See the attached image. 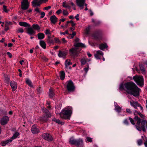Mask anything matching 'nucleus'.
<instances>
[{
	"label": "nucleus",
	"mask_w": 147,
	"mask_h": 147,
	"mask_svg": "<svg viewBox=\"0 0 147 147\" xmlns=\"http://www.w3.org/2000/svg\"><path fill=\"white\" fill-rule=\"evenodd\" d=\"M120 90H125L128 94H131L134 96L139 95L140 89L132 82H128L124 84H121L119 88Z\"/></svg>",
	"instance_id": "1"
},
{
	"label": "nucleus",
	"mask_w": 147,
	"mask_h": 147,
	"mask_svg": "<svg viewBox=\"0 0 147 147\" xmlns=\"http://www.w3.org/2000/svg\"><path fill=\"white\" fill-rule=\"evenodd\" d=\"M89 67V66L88 64H87L86 67L84 68V70L85 71L86 73H87L88 72V70Z\"/></svg>",
	"instance_id": "40"
},
{
	"label": "nucleus",
	"mask_w": 147,
	"mask_h": 147,
	"mask_svg": "<svg viewBox=\"0 0 147 147\" xmlns=\"http://www.w3.org/2000/svg\"><path fill=\"white\" fill-rule=\"evenodd\" d=\"M32 6L35 7L36 6H40L42 2L40 0H34L32 2Z\"/></svg>",
	"instance_id": "15"
},
{
	"label": "nucleus",
	"mask_w": 147,
	"mask_h": 147,
	"mask_svg": "<svg viewBox=\"0 0 147 147\" xmlns=\"http://www.w3.org/2000/svg\"><path fill=\"white\" fill-rule=\"evenodd\" d=\"M108 47V46L107 45L105 44H102L101 45H100L99 46V48L102 50H104L106 48H107Z\"/></svg>",
	"instance_id": "26"
},
{
	"label": "nucleus",
	"mask_w": 147,
	"mask_h": 147,
	"mask_svg": "<svg viewBox=\"0 0 147 147\" xmlns=\"http://www.w3.org/2000/svg\"><path fill=\"white\" fill-rule=\"evenodd\" d=\"M6 7H7L6 6H5V5H4L3 6V10L6 13L7 12V10L6 9Z\"/></svg>",
	"instance_id": "54"
},
{
	"label": "nucleus",
	"mask_w": 147,
	"mask_h": 147,
	"mask_svg": "<svg viewBox=\"0 0 147 147\" xmlns=\"http://www.w3.org/2000/svg\"><path fill=\"white\" fill-rule=\"evenodd\" d=\"M75 145L78 147H83V140L80 139L77 140Z\"/></svg>",
	"instance_id": "17"
},
{
	"label": "nucleus",
	"mask_w": 147,
	"mask_h": 147,
	"mask_svg": "<svg viewBox=\"0 0 147 147\" xmlns=\"http://www.w3.org/2000/svg\"><path fill=\"white\" fill-rule=\"evenodd\" d=\"M32 28L35 30H39L40 28L38 24H33L32 25Z\"/></svg>",
	"instance_id": "32"
},
{
	"label": "nucleus",
	"mask_w": 147,
	"mask_h": 147,
	"mask_svg": "<svg viewBox=\"0 0 147 147\" xmlns=\"http://www.w3.org/2000/svg\"><path fill=\"white\" fill-rule=\"evenodd\" d=\"M62 12V10L61 9H59L57 10V11L56 12L58 14H59L60 13H61Z\"/></svg>",
	"instance_id": "64"
},
{
	"label": "nucleus",
	"mask_w": 147,
	"mask_h": 147,
	"mask_svg": "<svg viewBox=\"0 0 147 147\" xmlns=\"http://www.w3.org/2000/svg\"><path fill=\"white\" fill-rule=\"evenodd\" d=\"M126 112L129 114H131L132 113V112L130 110V109H126Z\"/></svg>",
	"instance_id": "55"
},
{
	"label": "nucleus",
	"mask_w": 147,
	"mask_h": 147,
	"mask_svg": "<svg viewBox=\"0 0 147 147\" xmlns=\"http://www.w3.org/2000/svg\"><path fill=\"white\" fill-rule=\"evenodd\" d=\"M94 56L97 59H100L101 56L98 55V54L96 53L94 55Z\"/></svg>",
	"instance_id": "44"
},
{
	"label": "nucleus",
	"mask_w": 147,
	"mask_h": 147,
	"mask_svg": "<svg viewBox=\"0 0 147 147\" xmlns=\"http://www.w3.org/2000/svg\"><path fill=\"white\" fill-rule=\"evenodd\" d=\"M50 20L51 23L55 24L57 22V18L55 15H53L50 17Z\"/></svg>",
	"instance_id": "20"
},
{
	"label": "nucleus",
	"mask_w": 147,
	"mask_h": 147,
	"mask_svg": "<svg viewBox=\"0 0 147 147\" xmlns=\"http://www.w3.org/2000/svg\"><path fill=\"white\" fill-rule=\"evenodd\" d=\"M130 104L131 105L134 107L135 109H137V107H138V106H140V104L138 103V102L137 101H130Z\"/></svg>",
	"instance_id": "21"
},
{
	"label": "nucleus",
	"mask_w": 147,
	"mask_h": 147,
	"mask_svg": "<svg viewBox=\"0 0 147 147\" xmlns=\"http://www.w3.org/2000/svg\"><path fill=\"white\" fill-rule=\"evenodd\" d=\"M74 47L72 48L69 50L70 55L73 57H76L78 56L79 53L81 49H79L78 47L85 48L86 46L84 44L81 42H78L74 44Z\"/></svg>",
	"instance_id": "2"
},
{
	"label": "nucleus",
	"mask_w": 147,
	"mask_h": 147,
	"mask_svg": "<svg viewBox=\"0 0 147 147\" xmlns=\"http://www.w3.org/2000/svg\"><path fill=\"white\" fill-rule=\"evenodd\" d=\"M115 109L116 111L120 112L121 111V107L118 105H115Z\"/></svg>",
	"instance_id": "33"
},
{
	"label": "nucleus",
	"mask_w": 147,
	"mask_h": 147,
	"mask_svg": "<svg viewBox=\"0 0 147 147\" xmlns=\"http://www.w3.org/2000/svg\"><path fill=\"white\" fill-rule=\"evenodd\" d=\"M100 21H96L94 24L95 26H97L99 25L100 24Z\"/></svg>",
	"instance_id": "58"
},
{
	"label": "nucleus",
	"mask_w": 147,
	"mask_h": 147,
	"mask_svg": "<svg viewBox=\"0 0 147 147\" xmlns=\"http://www.w3.org/2000/svg\"><path fill=\"white\" fill-rule=\"evenodd\" d=\"M10 85L13 91L15 90L17 88V84L16 82L13 81L11 82Z\"/></svg>",
	"instance_id": "19"
},
{
	"label": "nucleus",
	"mask_w": 147,
	"mask_h": 147,
	"mask_svg": "<svg viewBox=\"0 0 147 147\" xmlns=\"http://www.w3.org/2000/svg\"><path fill=\"white\" fill-rule=\"evenodd\" d=\"M9 120V118L8 116H5L2 118L0 120L1 124L2 125H6Z\"/></svg>",
	"instance_id": "12"
},
{
	"label": "nucleus",
	"mask_w": 147,
	"mask_h": 147,
	"mask_svg": "<svg viewBox=\"0 0 147 147\" xmlns=\"http://www.w3.org/2000/svg\"><path fill=\"white\" fill-rule=\"evenodd\" d=\"M102 31L100 30H98L96 31L92 35L93 38L96 40H100L101 39Z\"/></svg>",
	"instance_id": "7"
},
{
	"label": "nucleus",
	"mask_w": 147,
	"mask_h": 147,
	"mask_svg": "<svg viewBox=\"0 0 147 147\" xmlns=\"http://www.w3.org/2000/svg\"><path fill=\"white\" fill-rule=\"evenodd\" d=\"M68 30H66L65 32H61L60 34H63V35H65V34H68Z\"/></svg>",
	"instance_id": "56"
},
{
	"label": "nucleus",
	"mask_w": 147,
	"mask_h": 147,
	"mask_svg": "<svg viewBox=\"0 0 147 147\" xmlns=\"http://www.w3.org/2000/svg\"><path fill=\"white\" fill-rule=\"evenodd\" d=\"M67 53V51H59L58 56L59 57L65 58L66 56Z\"/></svg>",
	"instance_id": "13"
},
{
	"label": "nucleus",
	"mask_w": 147,
	"mask_h": 147,
	"mask_svg": "<svg viewBox=\"0 0 147 147\" xmlns=\"http://www.w3.org/2000/svg\"><path fill=\"white\" fill-rule=\"evenodd\" d=\"M86 138L87 141L90 142H92V138L88 137H87Z\"/></svg>",
	"instance_id": "49"
},
{
	"label": "nucleus",
	"mask_w": 147,
	"mask_h": 147,
	"mask_svg": "<svg viewBox=\"0 0 147 147\" xmlns=\"http://www.w3.org/2000/svg\"><path fill=\"white\" fill-rule=\"evenodd\" d=\"M47 42L49 44H51L54 42V41L52 39H47Z\"/></svg>",
	"instance_id": "41"
},
{
	"label": "nucleus",
	"mask_w": 147,
	"mask_h": 147,
	"mask_svg": "<svg viewBox=\"0 0 147 147\" xmlns=\"http://www.w3.org/2000/svg\"><path fill=\"white\" fill-rule=\"evenodd\" d=\"M42 112L45 113L46 114L45 116L44 117L43 120L45 121H47V119L46 118H48L50 117L51 116V115L49 112V111L47 109L45 108L44 107L42 109Z\"/></svg>",
	"instance_id": "10"
},
{
	"label": "nucleus",
	"mask_w": 147,
	"mask_h": 147,
	"mask_svg": "<svg viewBox=\"0 0 147 147\" xmlns=\"http://www.w3.org/2000/svg\"><path fill=\"white\" fill-rule=\"evenodd\" d=\"M51 7L50 6H48L47 7H46L44 8V9L45 10H48L49 9H51Z\"/></svg>",
	"instance_id": "61"
},
{
	"label": "nucleus",
	"mask_w": 147,
	"mask_h": 147,
	"mask_svg": "<svg viewBox=\"0 0 147 147\" xmlns=\"http://www.w3.org/2000/svg\"><path fill=\"white\" fill-rule=\"evenodd\" d=\"M53 120L58 124H61V122L60 120L58 119H57L55 118L53 119Z\"/></svg>",
	"instance_id": "38"
},
{
	"label": "nucleus",
	"mask_w": 147,
	"mask_h": 147,
	"mask_svg": "<svg viewBox=\"0 0 147 147\" xmlns=\"http://www.w3.org/2000/svg\"><path fill=\"white\" fill-rule=\"evenodd\" d=\"M76 140L73 138H70L69 142L70 144L75 145Z\"/></svg>",
	"instance_id": "28"
},
{
	"label": "nucleus",
	"mask_w": 147,
	"mask_h": 147,
	"mask_svg": "<svg viewBox=\"0 0 147 147\" xmlns=\"http://www.w3.org/2000/svg\"><path fill=\"white\" fill-rule=\"evenodd\" d=\"M71 35V38H74V36L76 35V32H73L71 34H70Z\"/></svg>",
	"instance_id": "59"
},
{
	"label": "nucleus",
	"mask_w": 147,
	"mask_h": 147,
	"mask_svg": "<svg viewBox=\"0 0 147 147\" xmlns=\"http://www.w3.org/2000/svg\"><path fill=\"white\" fill-rule=\"evenodd\" d=\"M31 131L33 134H35L38 133L40 130L36 125H34L32 127Z\"/></svg>",
	"instance_id": "14"
},
{
	"label": "nucleus",
	"mask_w": 147,
	"mask_h": 147,
	"mask_svg": "<svg viewBox=\"0 0 147 147\" xmlns=\"http://www.w3.org/2000/svg\"><path fill=\"white\" fill-rule=\"evenodd\" d=\"M7 54L9 56V57L10 58H11L12 57V55L9 52H7Z\"/></svg>",
	"instance_id": "57"
},
{
	"label": "nucleus",
	"mask_w": 147,
	"mask_h": 147,
	"mask_svg": "<svg viewBox=\"0 0 147 147\" xmlns=\"http://www.w3.org/2000/svg\"><path fill=\"white\" fill-rule=\"evenodd\" d=\"M142 139H139L137 141V143L139 145H140L142 144Z\"/></svg>",
	"instance_id": "46"
},
{
	"label": "nucleus",
	"mask_w": 147,
	"mask_h": 147,
	"mask_svg": "<svg viewBox=\"0 0 147 147\" xmlns=\"http://www.w3.org/2000/svg\"><path fill=\"white\" fill-rule=\"evenodd\" d=\"M139 66L140 70L142 71V74H146V71L144 68V66L142 64H139Z\"/></svg>",
	"instance_id": "22"
},
{
	"label": "nucleus",
	"mask_w": 147,
	"mask_h": 147,
	"mask_svg": "<svg viewBox=\"0 0 147 147\" xmlns=\"http://www.w3.org/2000/svg\"><path fill=\"white\" fill-rule=\"evenodd\" d=\"M89 11L90 13V16H93V15H94V13L92 11V10L91 9H90Z\"/></svg>",
	"instance_id": "62"
},
{
	"label": "nucleus",
	"mask_w": 147,
	"mask_h": 147,
	"mask_svg": "<svg viewBox=\"0 0 147 147\" xmlns=\"http://www.w3.org/2000/svg\"><path fill=\"white\" fill-rule=\"evenodd\" d=\"M37 91L40 94L41 93V92L42 91V89L40 87H39L37 89Z\"/></svg>",
	"instance_id": "51"
},
{
	"label": "nucleus",
	"mask_w": 147,
	"mask_h": 147,
	"mask_svg": "<svg viewBox=\"0 0 147 147\" xmlns=\"http://www.w3.org/2000/svg\"><path fill=\"white\" fill-rule=\"evenodd\" d=\"M62 6L63 7L67 8L68 9L70 8V7L68 4H67L66 1H65L63 3Z\"/></svg>",
	"instance_id": "34"
},
{
	"label": "nucleus",
	"mask_w": 147,
	"mask_h": 147,
	"mask_svg": "<svg viewBox=\"0 0 147 147\" xmlns=\"http://www.w3.org/2000/svg\"><path fill=\"white\" fill-rule=\"evenodd\" d=\"M90 31V28L89 27H88L86 29V31L85 33L86 34H88L89 33Z\"/></svg>",
	"instance_id": "50"
},
{
	"label": "nucleus",
	"mask_w": 147,
	"mask_h": 147,
	"mask_svg": "<svg viewBox=\"0 0 147 147\" xmlns=\"http://www.w3.org/2000/svg\"><path fill=\"white\" fill-rule=\"evenodd\" d=\"M66 88L68 92H72L74 91L75 87L72 81L70 80L66 82Z\"/></svg>",
	"instance_id": "6"
},
{
	"label": "nucleus",
	"mask_w": 147,
	"mask_h": 147,
	"mask_svg": "<svg viewBox=\"0 0 147 147\" xmlns=\"http://www.w3.org/2000/svg\"><path fill=\"white\" fill-rule=\"evenodd\" d=\"M19 24L21 26H24L25 27H30V25L26 22H19Z\"/></svg>",
	"instance_id": "25"
},
{
	"label": "nucleus",
	"mask_w": 147,
	"mask_h": 147,
	"mask_svg": "<svg viewBox=\"0 0 147 147\" xmlns=\"http://www.w3.org/2000/svg\"><path fill=\"white\" fill-rule=\"evenodd\" d=\"M24 31V30L22 28H20L18 29L17 31L18 33H23Z\"/></svg>",
	"instance_id": "48"
},
{
	"label": "nucleus",
	"mask_w": 147,
	"mask_h": 147,
	"mask_svg": "<svg viewBox=\"0 0 147 147\" xmlns=\"http://www.w3.org/2000/svg\"><path fill=\"white\" fill-rule=\"evenodd\" d=\"M45 13L44 12H42L41 13V16H40V18H43L45 16Z\"/></svg>",
	"instance_id": "60"
},
{
	"label": "nucleus",
	"mask_w": 147,
	"mask_h": 147,
	"mask_svg": "<svg viewBox=\"0 0 147 147\" xmlns=\"http://www.w3.org/2000/svg\"><path fill=\"white\" fill-rule=\"evenodd\" d=\"M9 29V27L7 24L5 25V27L4 30L5 31H7Z\"/></svg>",
	"instance_id": "52"
},
{
	"label": "nucleus",
	"mask_w": 147,
	"mask_h": 147,
	"mask_svg": "<svg viewBox=\"0 0 147 147\" xmlns=\"http://www.w3.org/2000/svg\"><path fill=\"white\" fill-rule=\"evenodd\" d=\"M54 40H55V42L56 43L59 44L61 43V42L58 38H54Z\"/></svg>",
	"instance_id": "47"
},
{
	"label": "nucleus",
	"mask_w": 147,
	"mask_h": 147,
	"mask_svg": "<svg viewBox=\"0 0 147 147\" xmlns=\"http://www.w3.org/2000/svg\"><path fill=\"white\" fill-rule=\"evenodd\" d=\"M133 79L137 84L141 86L144 85V79L142 76L139 77L135 76L133 77Z\"/></svg>",
	"instance_id": "5"
},
{
	"label": "nucleus",
	"mask_w": 147,
	"mask_h": 147,
	"mask_svg": "<svg viewBox=\"0 0 147 147\" xmlns=\"http://www.w3.org/2000/svg\"><path fill=\"white\" fill-rule=\"evenodd\" d=\"M134 119L137 121L135 125L136 129L139 131L142 130L144 132H146V127L147 126V121L145 120H142L137 116H136Z\"/></svg>",
	"instance_id": "3"
},
{
	"label": "nucleus",
	"mask_w": 147,
	"mask_h": 147,
	"mask_svg": "<svg viewBox=\"0 0 147 147\" xmlns=\"http://www.w3.org/2000/svg\"><path fill=\"white\" fill-rule=\"evenodd\" d=\"M38 38L39 40L43 39L45 37V34L42 33H40L37 34Z\"/></svg>",
	"instance_id": "27"
},
{
	"label": "nucleus",
	"mask_w": 147,
	"mask_h": 147,
	"mask_svg": "<svg viewBox=\"0 0 147 147\" xmlns=\"http://www.w3.org/2000/svg\"><path fill=\"white\" fill-rule=\"evenodd\" d=\"M123 123L127 125H128L129 124L127 119H125L123 121Z\"/></svg>",
	"instance_id": "45"
},
{
	"label": "nucleus",
	"mask_w": 147,
	"mask_h": 147,
	"mask_svg": "<svg viewBox=\"0 0 147 147\" xmlns=\"http://www.w3.org/2000/svg\"><path fill=\"white\" fill-rule=\"evenodd\" d=\"M60 77L62 80H64L65 78V73L64 71H61L60 74Z\"/></svg>",
	"instance_id": "29"
},
{
	"label": "nucleus",
	"mask_w": 147,
	"mask_h": 147,
	"mask_svg": "<svg viewBox=\"0 0 147 147\" xmlns=\"http://www.w3.org/2000/svg\"><path fill=\"white\" fill-rule=\"evenodd\" d=\"M79 16V14H77L76 15V16L75 17V18L77 20H79V18H78Z\"/></svg>",
	"instance_id": "63"
},
{
	"label": "nucleus",
	"mask_w": 147,
	"mask_h": 147,
	"mask_svg": "<svg viewBox=\"0 0 147 147\" xmlns=\"http://www.w3.org/2000/svg\"><path fill=\"white\" fill-rule=\"evenodd\" d=\"M65 68H68V66L72 64V63L70 62V60L69 59H67L65 61Z\"/></svg>",
	"instance_id": "23"
},
{
	"label": "nucleus",
	"mask_w": 147,
	"mask_h": 147,
	"mask_svg": "<svg viewBox=\"0 0 147 147\" xmlns=\"http://www.w3.org/2000/svg\"><path fill=\"white\" fill-rule=\"evenodd\" d=\"M85 0H76L77 5L81 9L84 8V6H86L87 4L85 3Z\"/></svg>",
	"instance_id": "9"
},
{
	"label": "nucleus",
	"mask_w": 147,
	"mask_h": 147,
	"mask_svg": "<svg viewBox=\"0 0 147 147\" xmlns=\"http://www.w3.org/2000/svg\"><path fill=\"white\" fill-rule=\"evenodd\" d=\"M12 141V139L10 138L9 139H8L6 140H5L1 142L0 143V144L2 146H5L6 145H8L10 144Z\"/></svg>",
	"instance_id": "16"
},
{
	"label": "nucleus",
	"mask_w": 147,
	"mask_h": 147,
	"mask_svg": "<svg viewBox=\"0 0 147 147\" xmlns=\"http://www.w3.org/2000/svg\"><path fill=\"white\" fill-rule=\"evenodd\" d=\"M87 60H88V59L87 58H84L82 59L80 61L81 65H84L86 63Z\"/></svg>",
	"instance_id": "31"
},
{
	"label": "nucleus",
	"mask_w": 147,
	"mask_h": 147,
	"mask_svg": "<svg viewBox=\"0 0 147 147\" xmlns=\"http://www.w3.org/2000/svg\"><path fill=\"white\" fill-rule=\"evenodd\" d=\"M20 135L19 133L16 131L15 133L13 135V136L11 138L12 139V140H13L16 138H17Z\"/></svg>",
	"instance_id": "30"
},
{
	"label": "nucleus",
	"mask_w": 147,
	"mask_h": 147,
	"mask_svg": "<svg viewBox=\"0 0 147 147\" xmlns=\"http://www.w3.org/2000/svg\"><path fill=\"white\" fill-rule=\"evenodd\" d=\"M42 137L43 139L48 141H52L53 139L51 135L47 133L43 134L42 135Z\"/></svg>",
	"instance_id": "11"
},
{
	"label": "nucleus",
	"mask_w": 147,
	"mask_h": 147,
	"mask_svg": "<svg viewBox=\"0 0 147 147\" xmlns=\"http://www.w3.org/2000/svg\"><path fill=\"white\" fill-rule=\"evenodd\" d=\"M39 44L44 49H45L46 47V44L44 40H40L39 41Z\"/></svg>",
	"instance_id": "24"
},
{
	"label": "nucleus",
	"mask_w": 147,
	"mask_h": 147,
	"mask_svg": "<svg viewBox=\"0 0 147 147\" xmlns=\"http://www.w3.org/2000/svg\"><path fill=\"white\" fill-rule=\"evenodd\" d=\"M129 121L133 125H135V123L134 122V120L131 117H129Z\"/></svg>",
	"instance_id": "42"
},
{
	"label": "nucleus",
	"mask_w": 147,
	"mask_h": 147,
	"mask_svg": "<svg viewBox=\"0 0 147 147\" xmlns=\"http://www.w3.org/2000/svg\"><path fill=\"white\" fill-rule=\"evenodd\" d=\"M27 33L30 35H34L36 33L35 31L32 28H28L27 32Z\"/></svg>",
	"instance_id": "18"
},
{
	"label": "nucleus",
	"mask_w": 147,
	"mask_h": 147,
	"mask_svg": "<svg viewBox=\"0 0 147 147\" xmlns=\"http://www.w3.org/2000/svg\"><path fill=\"white\" fill-rule=\"evenodd\" d=\"M96 53L100 56H103V53L101 51L98 50L96 51Z\"/></svg>",
	"instance_id": "43"
},
{
	"label": "nucleus",
	"mask_w": 147,
	"mask_h": 147,
	"mask_svg": "<svg viewBox=\"0 0 147 147\" xmlns=\"http://www.w3.org/2000/svg\"><path fill=\"white\" fill-rule=\"evenodd\" d=\"M63 15L65 16H67L68 15L69 13L68 12L65 10H63Z\"/></svg>",
	"instance_id": "39"
},
{
	"label": "nucleus",
	"mask_w": 147,
	"mask_h": 147,
	"mask_svg": "<svg viewBox=\"0 0 147 147\" xmlns=\"http://www.w3.org/2000/svg\"><path fill=\"white\" fill-rule=\"evenodd\" d=\"M72 113V110L70 108H69L62 110L59 115L62 119H69Z\"/></svg>",
	"instance_id": "4"
},
{
	"label": "nucleus",
	"mask_w": 147,
	"mask_h": 147,
	"mask_svg": "<svg viewBox=\"0 0 147 147\" xmlns=\"http://www.w3.org/2000/svg\"><path fill=\"white\" fill-rule=\"evenodd\" d=\"M54 93H53V91L51 90L50 89L49 93V95L50 97V98L53 97L54 96Z\"/></svg>",
	"instance_id": "36"
},
{
	"label": "nucleus",
	"mask_w": 147,
	"mask_h": 147,
	"mask_svg": "<svg viewBox=\"0 0 147 147\" xmlns=\"http://www.w3.org/2000/svg\"><path fill=\"white\" fill-rule=\"evenodd\" d=\"M26 84H28L30 86L32 87V85L31 81L28 79H27L26 81Z\"/></svg>",
	"instance_id": "35"
},
{
	"label": "nucleus",
	"mask_w": 147,
	"mask_h": 147,
	"mask_svg": "<svg viewBox=\"0 0 147 147\" xmlns=\"http://www.w3.org/2000/svg\"><path fill=\"white\" fill-rule=\"evenodd\" d=\"M138 114L143 119L145 118V116L144 115L141 114V113L139 112V113H138Z\"/></svg>",
	"instance_id": "53"
},
{
	"label": "nucleus",
	"mask_w": 147,
	"mask_h": 147,
	"mask_svg": "<svg viewBox=\"0 0 147 147\" xmlns=\"http://www.w3.org/2000/svg\"><path fill=\"white\" fill-rule=\"evenodd\" d=\"M52 32H51L50 31V30L49 29H46L45 30V33L46 35H50L51 34V33Z\"/></svg>",
	"instance_id": "37"
},
{
	"label": "nucleus",
	"mask_w": 147,
	"mask_h": 147,
	"mask_svg": "<svg viewBox=\"0 0 147 147\" xmlns=\"http://www.w3.org/2000/svg\"><path fill=\"white\" fill-rule=\"evenodd\" d=\"M29 3L28 0H23L21 3V7L22 9L23 10L27 9L29 6Z\"/></svg>",
	"instance_id": "8"
}]
</instances>
